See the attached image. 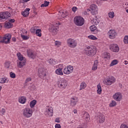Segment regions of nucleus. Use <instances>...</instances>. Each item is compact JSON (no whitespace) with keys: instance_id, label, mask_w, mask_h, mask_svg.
Wrapping results in <instances>:
<instances>
[{"instance_id":"obj_1","label":"nucleus","mask_w":128,"mask_h":128,"mask_svg":"<svg viewBox=\"0 0 128 128\" xmlns=\"http://www.w3.org/2000/svg\"><path fill=\"white\" fill-rule=\"evenodd\" d=\"M84 52L88 56H94L96 54V48L94 46H86L84 50Z\"/></svg>"},{"instance_id":"obj_2","label":"nucleus","mask_w":128,"mask_h":128,"mask_svg":"<svg viewBox=\"0 0 128 128\" xmlns=\"http://www.w3.org/2000/svg\"><path fill=\"white\" fill-rule=\"evenodd\" d=\"M74 22L77 26H82L84 24V19L82 16H76L74 18Z\"/></svg>"},{"instance_id":"obj_3","label":"nucleus","mask_w":128,"mask_h":128,"mask_svg":"<svg viewBox=\"0 0 128 128\" xmlns=\"http://www.w3.org/2000/svg\"><path fill=\"white\" fill-rule=\"evenodd\" d=\"M22 112L24 116V118H32V114H34L32 109L30 108H25L22 110Z\"/></svg>"},{"instance_id":"obj_4","label":"nucleus","mask_w":128,"mask_h":128,"mask_svg":"<svg viewBox=\"0 0 128 128\" xmlns=\"http://www.w3.org/2000/svg\"><path fill=\"white\" fill-rule=\"evenodd\" d=\"M114 82H116V78L113 76H109L103 80V83L106 86H112Z\"/></svg>"},{"instance_id":"obj_5","label":"nucleus","mask_w":128,"mask_h":128,"mask_svg":"<svg viewBox=\"0 0 128 128\" xmlns=\"http://www.w3.org/2000/svg\"><path fill=\"white\" fill-rule=\"evenodd\" d=\"M57 84L59 88H60L61 90H65L66 88L68 86V82H66V80L62 78L58 81Z\"/></svg>"},{"instance_id":"obj_6","label":"nucleus","mask_w":128,"mask_h":128,"mask_svg":"<svg viewBox=\"0 0 128 128\" xmlns=\"http://www.w3.org/2000/svg\"><path fill=\"white\" fill-rule=\"evenodd\" d=\"M67 44L69 48H74L78 46V42L74 38H70L67 40Z\"/></svg>"},{"instance_id":"obj_7","label":"nucleus","mask_w":128,"mask_h":128,"mask_svg":"<svg viewBox=\"0 0 128 128\" xmlns=\"http://www.w3.org/2000/svg\"><path fill=\"white\" fill-rule=\"evenodd\" d=\"M49 30L52 33L53 36H56L58 32V24H52L49 28Z\"/></svg>"},{"instance_id":"obj_8","label":"nucleus","mask_w":128,"mask_h":128,"mask_svg":"<svg viewBox=\"0 0 128 128\" xmlns=\"http://www.w3.org/2000/svg\"><path fill=\"white\" fill-rule=\"evenodd\" d=\"M12 38V34H6L3 37V40L0 41V42L2 44H10V39Z\"/></svg>"},{"instance_id":"obj_9","label":"nucleus","mask_w":128,"mask_h":128,"mask_svg":"<svg viewBox=\"0 0 128 128\" xmlns=\"http://www.w3.org/2000/svg\"><path fill=\"white\" fill-rule=\"evenodd\" d=\"M44 114L48 116H52L54 114V108L50 106H47L45 109Z\"/></svg>"},{"instance_id":"obj_10","label":"nucleus","mask_w":128,"mask_h":128,"mask_svg":"<svg viewBox=\"0 0 128 128\" xmlns=\"http://www.w3.org/2000/svg\"><path fill=\"white\" fill-rule=\"evenodd\" d=\"M10 16V14L8 12H0V22H4V20H6Z\"/></svg>"},{"instance_id":"obj_11","label":"nucleus","mask_w":128,"mask_h":128,"mask_svg":"<svg viewBox=\"0 0 128 128\" xmlns=\"http://www.w3.org/2000/svg\"><path fill=\"white\" fill-rule=\"evenodd\" d=\"M112 98L116 102H121L122 100V94L120 92H116L112 96Z\"/></svg>"},{"instance_id":"obj_12","label":"nucleus","mask_w":128,"mask_h":128,"mask_svg":"<svg viewBox=\"0 0 128 128\" xmlns=\"http://www.w3.org/2000/svg\"><path fill=\"white\" fill-rule=\"evenodd\" d=\"M90 10L92 14H97L98 12V8L95 4H92L90 6Z\"/></svg>"},{"instance_id":"obj_13","label":"nucleus","mask_w":128,"mask_h":128,"mask_svg":"<svg viewBox=\"0 0 128 128\" xmlns=\"http://www.w3.org/2000/svg\"><path fill=\"white\" fill-rule=\"evenodd\" d=\"M74 72V67L72 65H69L66 66L63 72L64 74H70Z\"/></svg>"},{"instance_id":"obj_14","label":"nucleus","mask_w":128,"mask_h":128,"mask_svg":"<svg viewBox=\"0 0 128 128\" xmlns=\"http://www.w3.org/2000/svg\"><path fill=\"white\" fill-rule=\"evenodd\" d=\"M110 50L113 52H120V46L118 44H113L110 45Z\"/></svg>"},{"instance_id":"obj_15","label":"nucleus","mask_w":128,"mask_h":128,"mask_svg":"<svg viewBox=\"0 0 128 128\" xmlns=\"http://www.w3.org/2000/svg\"><path fill=\"white\" fill-rule=\"evenodd\" d=\"M108 35L109 38L110 40H114L116 38V36H118V34L116 33V32L114 30H110L108 32Z\"/></svg>"},{"instance_id":"obj_16","label":"nucleus","mask_w":128,"mask_h":128,"mask_svg":"<svg viewBox=\"0 0 128 128\" xmlns=\"http://www.w3.org/2000/svg\"><path fill=\"white\" fill-rule=\"evenodd\" d=\"M96 118L98 124H104L106 120L104 118V115L102 114H99L98 116H96Z\"/></svg>"},{"instance_id":"obj_17","label":"nucleus","mask_w":128,"mask_h":128,"mask_svg":"<svg viewBox=\"0 0 128 128\" xmlns=\"http://www.w3.org/2000/svg\"><path fill=\"white\" fill-rule=\"evenodd\" d=\"M70 104L72 106H76L78 102V98L76 96H72L70 98Z\"/></svg>"},{"instance_id":"obj_18","label":"nucleus","mask_w":128,"mask_h":128,"mask_svg":"<svg viewBox=\"0 0 128 128\" xmlns=\"http://www.w3.org/2000/svg\"><path fill=\"white\" fill-rule=\"evenodd\" d=\"M82 116L85 118L84 120L86 122H90V114H88V112L83 111L82 112Z\"/></svg>"},{"instance_id":"obj_19","label":"nucleus","mask_w":128,"mask_h":128,"mask_svg":"<svg viewBox=\"0 0 128 128\" xmlns=\"http://www.w3.org/2000/svg\"><path fill=\"white\" fill-rule=\"evenodd\" d=\"M38 74L40 78H44V76H46V72H44V70L42 68H40L38 70Z\"/></svg>"},{"instance_id":"obj_20","label":"nucleus","mask_w":128,"mask_h":128,"mask_svg":"<svg viewBox=\"0 0 128 128\" xmlns=\"http://www.w3.org/2000/svg\"><path fill=\"white\" fill-rule=\"evenodd\" d=\"M30 8H26L22 12L21 14H22V16H24V18H28V16H30Z\"/></svg>"},{"instance_id":"obj_21","label":"nucleus","mask_w":128,"mask_h":128,"mask_svg":"<svg viewBox=\"0 0 128 128\" xmlns=\"http://www.w3.org/2000/svg\"><path fill=\"white\" fill-rule=\"evenodd\" d=\"M4 68L6 70H12V62L6 60L4 62Z\"/></svg>"},{"instance_id":"obj_22","label":"nucleus","mask_w":128,"mask_h":128,"mask_svg":"<svg viewBox=\"0 0 128 128\" xmlns=\"http://www.w3.org/2000/svg\"><path fill=\"white\" fill-rule=\"evenodd\" d=\"M26 64V59H24V60L20 61L18 63L17 66L18 68H24V66Z\"/></svg>"},{"instance_id":"obj_23","label":"nucleus","mask_w":128,"mask_h":128,"mask_svg":"<svg viewBox=\"0 0 128 128\" xmlns=\"http://www.w3.org/2000/svg\"><path fill=\"white\" fill-rule=\"evenodd\" d=\"M90 28L91 32H92V34H96L98 32V28L94 25L91 26Z\"/></svg>"},{"instance_id":"obj_24","label":"nucleus","mask_w":128,"mask_h":128,"mask_svg":"<svg viewBox=\"0 0 128 128\" xmlns=\"http://www.w3.org/2000/svg\"><path fill=\"white\" fill-rule=\"evenodd\" d=\"M18 102L22 104H24L26 102V97L24 96H20L18 98Z\"/></svg>"},{"instance_id":"obj_25","label":"nucleus","mask_w":128,"mask_h":128,"mask_svg":"<svg viewBox=\"0 0 128 128\" xmlns=\"http://www.w3.org/2000/svg\"><path fill=\"white\" fill-rule=\"evenodd\" d=\"M98 60H94L92 68V70H98Z\"/></svg>"},{"instance_id":"obj_26","label":"nucleus","mask_w":128,"mask_h":128,"mask_svg":"<svg viewBox=\"0 0 128 128\" xmlns=\"http://www.w3.org/2000/svg\"><path fill=\"white\" fill-rule=\"evenodd\" d=\"M91 22L92 24H95V26H98L100 24V20L97 16H95L93 18L92 20H91Z\"/></svg>"},{"instance_id":"obj_27","label":"nucleus","mask_w":128,"mask_h":128,"mask_svg":"<svg viewBox=\"0 0 128 128\" xmlns=\"http://www.w3.org/2000/svg\"><path fill=\"white\" fill-rule=\"evenodd\" d=\"M55 74L58 76H64V72H62V68H58L55 70Z\"/></svg>"},{"instance_id":"obj_28","label":"nucleus","mask_w":128,"mask_h":128,"mask_svg":"<svg viewBox=\"0 0 128 128\" xmlns=\"http://www.w3.org/2000/svg\"><path fill=\"white\" fill-rule=\"evenodd\" d=\"M16 56H17L18 60L20 61L24 60H26V58L24 57L22 54H20V52H18L16 53Z\"/></svg>"},{"instance_id":"obj_29","label":"nucleus","mask_w":128,"mask_h":128,"mask_svg":"<svg viewBox=\"0 0 128 128\" xmlns=\"http://www.w3.org/2000/svg\"><path fill=\"white\" fill-rule=\"evenodd\" d=\"M8 77H4L0 78V84H8Z\"/></svg>"},{"instance_id":"obj_30","label":"nucleus","mask_w":128,"mask_h":128,"mask_svg":"<svg viewBox=\"0 0 128 128\" xmlns=\"http://www.w3.org/2000/svg\"><path fill=\"white\" fill-rule=\"evenodd\" d=\"M97 94H102V85H100V84H98L97 85Z\"/></svg>"},{"instance_id":"obj_31","label":"nucleus","mask_w":128,"mask_h":128,"mask_svg":"<svg viewBox=\"0 0 128 128\" xmlns=\"http://www.w3.org/2000/svg\"><path fill=\"white\" fill-rule=\"evenodd\" d=\"M26 34H28L27 31H26L25 33H24L23 34H21V37L22 38V40H28V38H30V36L25 35Z\"/></svg>"},{"instance_id":"obj_32","label":"nucleus","mask_w":128,"mask_h":128,"mask_svg":"<svg viewBox=\"0 0 128 128\" xmlns=\"http://www.w3.org/2000/svg\"><path fill=\"white\" fill-rule=\"evenodd\" d=\"M36 104V100H33L31 101L30 103V108H34V106Z\"/></svg>"},{"instance_id":"obj_33","label":"nucleus","mask_w":128,"mask_h":128,"mask_svg":"<svg viewBox=\"0 0 128 128\" xmlns=\"http://www.w3.org/2000/svg\"><path fill=\"white\" fill-rule=\"evenodd\" d=\"M103 58L104 60H110V54L105 52L104 54Z\"/></svg>"},{"instance_id":"obj_34","label":"nucleus","mask_w":128,"mask_h":128,"mask_svg":"<svg viewBox=\"0 0 128 128\" xmlns=\"http://www.w3.org/2000/svg\"><path fill=\"white\" fill-rule=\"evenodd\" d=\"M118 64V60L115 59L112 61L110 64V66H116Z\"/></svg>"},{"instance_id":"obj_35","label":"nucleus","mask_w":128,"mask_h":128,"mask_svg":"<svg viewBox=\"0 0 128 128\" xmlns=\"http://www.w3.org/2000/svg\"><path fill=\"white\" fill-rule=\"evenodd\" d=\"M27 54L29 58H36V56H34V53H32L30 50H28Z\"/></svg>"},{"instance_id":"obj_36","label":"nucleus","mask_w":128,"mask_h":128,"mask_svg":"<svg viewBox=\"0 0 128 128\" xmlns=\"http://www.w3.org/2000/svg\"><path fill=\"white\" fill-rule=\"evenodd\" d=\"M86 88V83L83 82L80 84V90H84Z\"/></svg>"},{"instance_id":"obj_37","label":"nucleus","mask_w":128,"mask_h":128,"mask_svg":"<svg viewBox=\"0 0 128 128\" xmlns=\"http://www.w3.org/2000/svg\"><path fill=\"white\" fill-rule=\"evenodd\" d=\"M48 62L51 66H54L56 64V60L53 58H50L48 60Z\"/></svg>"},{"instance_id":"obj_38","label":"nucleus","mask_w":128,"mask_h":128,"mask_svg":"<svg viewBox=\"0 0 128 128\" xmlns=\"http://www.w3.org/2000/svg\"><path fill=\"white\" fill-rule=\"evenodd\" d=\"M4 26L6 28H12V24L10 22H6L5 23Z\"/></svg>"},{"instance_id":"obj_39","label":"nucleus","mask_w":128,"mask_h":128,"mask_svg":"<svg viewBox=\"0 0 128 128\" xmlns=\"http://www.w3.org/2000/svg\"><path fill=\"white\" fill-rule=\"evenodd\" d=\"M35 34L37 36L40 38V36H42V30L37 29V30H36V32H35Z\"/></svg>"},{"instance_id":"obj_40","label":"nucleus","mask_w":128,"mask_h":128,"mask_svg":"<svg viewBox=\"0 0 128 128\" xmlns=\"http://www.w3.org/2000/svg\"><path fill=\"white\" fill-rule=\"evenodd\" d=\"M54 46L56 48H60L62 46V42L60 41L56 40L54 42Z\"/></svg>"},{"instance_id":"obj_41","label":"nucleus","mask_w":128,"mask_h":128,"mask_svg":"<svg viewBox=\"0 0 128 128\" xmlns=\"http://www.w3.org/2000/svg\"><path fill=\"white\" fill-rule=\"evenodd\" d=\"M123 42L124 44H128V36L126 35L123 39Z\"/></svg>"},{"instance_id":"obj_42","label":"nucleus","mask_w":128,"mask_h":128,"mask_svg":"<svg viewBox=\"0 0 128 128\" xmlns=\"http://www.w3.org/2000/svg\"><path fill=\"white\" fill-rule=\"evenodd\" d=\"M88 38L89 40H98V38L96 37L94 35H90L88 36Z\"/></svg>"},{"instance_id":"obj_43","label":"nucleus","mask_w":128,"mask_h":128,"mask_svg":"<svg viewBox=\"0 0 128 128\" xmlns=\"http://www.w3.org/2000/svg\"><path fill=\"white\" fill-rule=\"evenodd\" d=\"M38 30V26H34L30 28V32L32 34H36V30Z\"/></svg>"},{"instance_id":"obj_44","label":"nucleus","mask_w":128,"mask_h":128,"mask_svg":"<svg viewBox=\"0 0 128 128\" xmlns=\"http://www.w3.org/2000/svg\"><path fill=\"white\" fill-rule=\"evenodd\" d=\"M108 16L110 18H114V12H110L108 14Z\"/></svg>"},{"instance_id":"obj_45","label":"nucleus","mask_w":128,"mask_h":128,"mask_svg":"<svg viewBox=\"0 0 128 128\" xmlns=\"http://www.w3.org/2000/svg\"><path fill=\"white\" fill-rule=\"evenodd\" d=\"M59 14V16H62V18H66V16H68V12H60V14Z\"/></svg>"},{"instance_id":"obj_46","label":"nucleus","mask_w":128,"mask_h":128,"mask_svg":"<svg viewBox=\"0 0 128 128\" xmlns=\"http://www.w3.org/2000/svg\"><path fill=\"white\" fill-rule=\"evenodd\" d=\"M48 4H50V2L45 1L43 4H41V8L48 6Z\"/></svg>"},{"instance_id":"obj_47","label":"nucleus","mask_w":128,"mask_h":128,"mask_svg":"<svg viewBox=\"0 0 128 128\" xmlns=\"http://www.w3.org/2000/svg\"><path fill=\"white\" fill-rule=\"evenodd\" d=\"M116 106V102L115 100H112L110 104V106L114 107Z\"/></svg>"},{"instance_id":"obj_48","label":"nucleus","mask_w":128,"mask_h":128,"mask_svg":"<svg viewBox=\"0 0 128 128\" xmlns=\"http://www.w3.org/2000/svg\"><path fill=\"white\" fill-rule=\"evenodd\" d=\"M4 114H6V109L2 108L0 110V116H4Z\"/></svg>"},{"instance_id":"obj_49","label":"nucleus","mask_w":128,"mask_h":128,"mask_svg":"<svg viewBox=\"0 0 128 128\" xmlns=\"http://www.w3.org/2000/svg\"><path fill=\"white\" fill-rule=\"evenodd\" d=\"M10 77L12 78H16V74L12 72H10Z\"/></svg>"},{"instance_id":"obj_50","label":"nucleus","mask_w":128,"mask_h":128,"mask_svg":"<svg viewBox=\"0 0 128 128\" xmlns=\"http://www.w3.org/2000/svg\"><path fill=\"white\" fill-rule=\"evenodd\" d=\"M120 128H128V126L126 124H122L120 125Z\"/></svg>"},{"instance_id":"obj_51","label":"nucleus","mask_w":128,"mask_h":128,"mask_svg":"<svg viewBox=\"0 0 128 128\" xmlns=\"http://www.w3.org/2000/svg\"><path fill=\"white\" fill-rule=\"evenodd\" d=\"M30 0H20V4H24V2H30Z\"/></svg>"},{"instance_id":"obj_52","label":"nucleus","mask_w":128,"mask_h":128,"mask_svg":"<svg viewBox=\"0 0 128 128\" xmlns=\"http://www.w3.org/2000/svg\"><path fill=\"white\" fill-rule=\"evenodd\" d=\"M72 10L74 12H76V10H78V8H76V6H74L72 8Z\"/></svg>"},{"instance_id":"obj_53","label":"nucleus","mask_w":128,"mask_h":128,"mask_svg":"<svg viewBox=\"0 0 128 128\" xmlns=\"http://www.w3.org/2000/svg\"><path fill=\"white\" fill-rule=\"evenodd\" d=\"M125 10L126 12H127V14H128V4H125Z\"/></svg>"},{"instance_id":"obj_54","label":"nucleus","mask_w":128,"mask_h":128,"mask_svg":"<svg viewBox=\"0 0 128 128\" xmlns=\"http://www.w3.org/2000/svg\"><path fill=\"white\" fill-rule=\"evenodd\" d=\"M62 126H60V124H56L55 125V128H61Z\"/></svg>"},{"instance_id":"obj_55","label":"nucleus","mask_w":128,"mask_h":128,"mask_svg":"<svg viewBox=\"0 0 128 128\" xmlns=\"http://www.w3.org/2000/svg\"><path fill=\"white\" fill-rule=\"evenodd\" d=\"M55 122H58V123L60 122V118H56L55 119Z\"/></svg>"},{"instance_id":"obj_56","label":"nucleus","mask_w":128,"mask_h":128,"mask_svg":"<svg viewBox=\"0 0 128 128\" xmlns=\"http://www.w3.org/2000/svg\"><path fill=\"white\" fill-rule=\"evenodd\" d=\"M16 22V20H14V19H10L8 20V22Z\"/></svg>"},{"instance_id":"obj_57","label":"nucleus","mask_w":128,"mask_h":128,"mask_svg":"<svg viewBox=\"0 0 128 128\" xmlns=\"http://www.w3.org/2000/svg\"><path fill=\"white\" fill-rule=\"evenodd\" d=\"M30 80H32V78H28L26 80V82H30Z\"/></svg>"},{"instance_id":"obj_58","label":"nucleus","mask_w":128,"mask_h":128,"mask_svg":"<svg viewBox=\"0 0 128 128\" xmlns=\"http://www.w3.org/2000/svg\"><path fill=\"white\" fill-rule=\"evenodd\" d=\"M124 64H126V65L128 64V60H125L124 61Z\"/></svg>"},{"instance_id":"obj_59","label":"nucleus","mask_w":128,"mask_h":128,"mask_svg":"<svg viewBox=\"0 0 128 128\" xmlns=\"http://www.w3.org/2000/svg\"><path fill=\"white\" fill-rule=\"evenodd\" d=\"M73 112L74 113V114H78V110H74V111H73Z\"/></svg>"},{"instance_id":"obj_60","label":"nucleus","mask_w":128,"mask_h":128,"mask_svg":"<svg viewBox=\"0 0 128 128\" xmlns=\"http://www.w3.org/2000/svg\"><path fill=\"white\" fill-rule=\"evenodd\" d=\"M12 42H16V38L14 37L12 38Z\"/></svg>"},{"instance_id":"obj_61","label":"nucleus","mask_w":128,"mask_h":128,"mask_svg":"<svg viewBox=\"0 0 128 128\" xmlns=\"http://www.w3.org/2000/svg\"><path fill=\"white\" fill-rule=\"evenodd\" d=\"M2 88V86H0V92H1Z\"/></svg>"},{"instance_id":"obj_62","label":"nucleus","mask_w":128,"mask_h":128,"mask_svg":"<svg viewBox=\"0 0 128 128\" xmlns=\"http://www.w3.org/2000/svg\"><path fill=\"white\" fill-rule=\"evenodd\" d=\"M102 0L103 2H108V0Z\"/></svg>"},{"instance_id":"obj_63","label":"nucleus","mask_w":128,"mask_h":128,"mask_svg":"<svg viewBox=\"0 0 128 128\" xmlns=\"http://www.w3.org/2000/svg\"><path fill=\"white\" fill-rule=\"evenodd\" d=\"M2 25H0V30H2Z\"/></svg>"},{"instance_id":"obj_64","label":"nucleus","mask_w":128,"mask_h":128,"mask_svg":"<svg viewBox=\"0 0 128 128\" xmlns=\"http://www.w3.org/2000/svg\"><path fill=\"white\" fill-rule=\"evenodd\" d=\"M62 66V64H59V66Z\"/></svg>"}]
</instances>
